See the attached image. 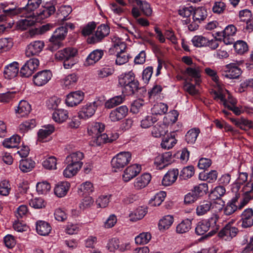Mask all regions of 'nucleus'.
<instances>
[{
  "label": "nucleus",
  "mask_w": 253,
  "mask_h": 253,
  "mask_svg": "<svg viewBox=\"0 0 253 253\" xmlns=\"http://www.w3.org/2000/svg\"><path fill=\"white\" fill-rule=\"evenodd\" d=\"M78 53L76 48L67 47L57 51L54 57L56 60L63 63L65 69H70L78 63L76 58Z\"/></svg>",
  "instance_id": "obj_1"
},
{
  "label": "nucleus",
  "mask_w": 253,
  "mask_h": 253,
  "mask_svg": "<svg viewBox=\"0 0 253 253\" xmlns=\"http://www.w3.org/2000/svg\"><path fill=\"white\" fill-rule=\"evenodd\" d=\"M119 84L123 87L122 92L126 95H131L139 89V82L135 80L133 72L122 75L119 78Z\"/></svg>",
  "instance_id": "obj_2"
},
{
  "label": "nucleus",
  "mask_w": 253,
  "mask_h": 253,
  "mask_svg": "<svg viewBox=\"0 0 253 253\" xmlns=\"http://www.w3.org/2000/svg\"><path fill=\"white\" fill-rule=\"evenodd\" d=\"M225 188L223 186H218L211 190L209 198L211 201L207 204V213L210 210L214 211H219L221 209V205L217 201H220V198L225 193Z\"/></svg>",
  "instance_id": "obj_3"
},
{
  "label": "nucleus",
  "mask_w": 253,
  "mask_h": 253,
  "mask_svg": "<svg viewBox=\"0 0 253 253\" xmlns=\"http://www.w3.org/2000/svg\"><path fill=\"white\" fill-rule=\"evenodd\" d=\"M67 32V28L64 26L57 28L49 39V50L53 52L61 47L62 42L65 39Z\"/></svg>",
  "instance_id": "obj_4"
},
{
  "label": "nucleus",
  "mask_w": 253,
  "mask_h": 253,
  "mask_svg": "<svg viewBox=\"0 0 253 253\" xmlns=\"http://www.w3.org/2000/svg\"><path fill=\"white\" fill-rule=\"evenodd\" d=\"M218 90H210V93L215 100H220L225 107V103L229 106L236 105V100L233 98L229 91L225 89L224 87H218Z\"/></svg>",
  "instance_id": "obj_5"
},
{
  "label": "nucleus",
  "mask_w": 253,
  "mask_h": 253,
  "mask_svg": "<svg viewBox=\"0 0 253 253\" xmlns=\"http://www.w3.org/2000/svg\"><path fill=\"white\" fill-rule=\"evenodd\" d=\"M131 160V154L129 152H121L113 158L111 165L114 171L122 169L127 165Z\"/></svg>",
  "instance_id": "obj_6"
},
{
  "label": "nucleus",
  "mask_w": 253,
  "mask_h": 253,
  "mask_svg": "<svg viewBox=\"0 0 253 253\" xmlns=\"http://www.w3.org/2000/svg\"><path fill=\"white\" fill-rule=\"evenodd\" d=\"M109 32L110 29L108 26L105 24L101 25L97 28L95 35L87 38V42L89 44L100 42L109 34Z\"/></svg>",
  "instance_id": "obj_7"
},
{
  "label": "nucleus",
  "mask_w": 253,
  "mask_h": 253,
  "mask_svg": "<svg viewBox=\"0 0 253 253\" xmlns=\"http://www.w3.org/2000/svg\"><path fill=\"white\" fill-rule=\"evenodd\" d=\"M39 65V61L37 58H32L27 61L22 67L20 74L23 77H29L32 75Z\"/></svg>",
  "instance_id": "obj_8"
},
{
  "label": "nucleus",
  "mask_w": 253,
  "mask_h": 253,
  "mask_svg": "<svg viewBox=\"0 0 253 253\" xmlns=\"http://www.w3.org/2000/svg\"><path fill=\"white\" fill-rule=\"evenodd\" d=\"M242 71L237 63H231L224 66L223 76L230 79H238L242 74Z\"/></svg>",
  "instance_id": "obj_9"
},
{
  "label": "nucleus",
  "mask_w": 253,
  "mask_h": 253,
  "mask_svg": "<svg viewBox=\"0 0 253 253\" xmlns=\"http://www.w3.org/2000/svg\"><path fill=\"white\" fill-rule=\"evenodd\" d=\"M218 211H211V212H213L211 216L209 217L207 221V237H211L214 235L219 229V225L217 224L218 221V216L216 212Z\"/></svg>",
  "instance_id": "obj_10"
},
{
  "label": "nucleus",
  "mask_w": 253,
  "mask_h": 253,
  "mask_svg": "<svg viewBox=\"0 0 253 253\" xmlns=\"http://www.w3.org/2000/svg\"><path fill=\"white\" fill-rule=\"evenodd\" d=\"M98 102L87 103L84 105L79 112V117L84 120L91 117L95 113L98 106Z\"/></svg>",
  "instance_id": "obj_11"
},
{
  "label": "nucleus",
  "mask_w": 253,
  "mask_h": 253,
  "mask_svg": "<svg viewBox=\"0 0 253 253\" xmlns=\"http://www.w3.org/2000/svg\"><path fill=\"white\" fill-rule=\"evenodd\" d=\"M52 73L49 70H43L38 72L33 78L35 85L41 86L46 84L51 79Z\"/></svg>",
  "instance_id": "obj_12"
},
{
  "label": "nucleus",
  "mask_w": 253,
  "mask_h": 253,
  "mask_svg": "<svg viewBox=\"0 0 253 253\" xmlns=\"http://www.w3.org/2000/svg\"><path fill=\"white\" fill-rule=\"evenodd\" d=\"M141 170V166L133 164L127 167L124 171L122 178L124 181L127 182L136 176Z\"/></svg>",
  "instance_id": "obj_13"
},
{
  "label": "nucleus",
  "mask_w": 253,
  "mask_h": 253,
  "mask_svg": "<svg viewBox=\"0 0 253 253\" xmlns=\"http://www.w3.org/2000/svg\"><path fill=\"white\" fill-rule=\"evenodd\" d=\"M84 98V93L78 90L70 93L67 95L66 103L67 106L73 107L79 104Z\"/></svg>",
  "instance_id": "obj_14"
},
{
  "label": "nucleus",
  "mask_w": 253,
  "mask_h": 253,
  "mask_svg": "<svg viewBox=\"0 0 253 253\" xmlns=\"http://www.w3.org/2000/svg\"><path fill=\"white\" fill-rule=\"evenodd\" d=\"M44 43L42 41H36L31 42L27 47L26 55L27 56L38 55L43 49Z\"/></svg>",
  "instance_id": "obj_15"
},
{
  "label": "nucleus",
  "mask_w": 253,
  "mask_h": 253,
  "mask_svg": "<svg viewBox=\"0 0 253 253\" xmlns=\"http://www.w3.org/2000/svg\"><path fill=\"white\" fill-rule=\"evenodd\" d=\"M238 232V229L230 224H227L218 233V236L226 241H230L235 237Z\"/></svg>",
  "instance_id": "obj_16"
},
{
  "label": "nucleus",
  "mask_w": 253,
  "mask_h": 253,
  "mask_svg": "<svg viewBox=\"0 0 253 253\" xmlns=\"http://www.w3.org/2000/svg\"><path fill=\"white\" fill-rule=\"evenodd\" d=\"M84 158V154L81 151H76L68 155L65 159L66 164H70L82 168L83 163L82 160Z\"/></svg>",
  "instance_id": "obj_17"
},
{
  "label": "nucleus",
  "mask_w": 253,
  "mask_h": 253,
  "mask_svg": "<svg viewBox=\"0 0 253 253\" xmlns=\"http://www.w3.org/2000/svg\"><path fill=\"white\" fill-rule=\"evenodd\" d=\"M23 16H25V18L16 23V28L18 30H25L35 23L36 19L33 17L32 13L28 14L25 12Z\"/></svg>",
  "instance_id": "obj_18"
},
{
  "label": "nucleus",
  "mask_w": 253,
  "mask_h": 253,
  "mask_svg": "<svg viewBox=\"0 0 253 253\" xmlns=\"http://www.w3.org/2000/svg\"><path fill=\"white\" fill-rule=\"evenodd\" d=\"M128 108L124 105L113 110L110 113L109 118L112 122L119 121L124 118L127 114Z\"/></svg>",
  "instance_id": "obj_19"
},
{
  "label": "nucleus",
  "mask_w": 253,
  "mask_h": 253,
  "mask_svg": "<svg viewBox=\"0 0 253 253\" xmlns=\"http://www.w3.org/2000/svg\"><path fill=\"white\" fill-rule=\"evenodd\" d=\"M241 221L243 228L250 227L253 225V210L248 208L241 215Z\"/></svg>",
  "instance_id": "obj_20"
},
{
  "label": "nucleus",
  "mask_w": 253,
  "mask_h": 253,
  "mask_svg": "<svg viewBox=\"0 0 253 253\" xmlns=\"http://www.w3.org/2000/svg\"><path fill=\"white\" fill-rule=\"evenodd\" d=\"M19 63L13 62L5 67L3 71L4 76L5 78L11 79L17 76L19 72Z\"/></svg>",
  "instance_id": "obj_21"
},
{
  "label": "nucleus",
  "mask_w": 253,
  "mask_h": 253,
  "mask_svg": "<svg viewBox=\"0 0 253 253\" xmlns=\"http://www.w3.org/2000/svg\"><path fill=\"white\" fill-rule=\"evenodd\" d=\"M104 53L102 49H95L93 50L87 56L85 61V66L94 65L101 59Z\"/></svg>",
  "instance_id": "obj_22"
},
{
  "label": "nucleus",
  "mask_w": 253,
  "mask_h": 253,
  "mask_svg": "<svg viewBox=\"0 0 253 253\" xmlns=\"http://www.w3.org/2000/svg\"><path fill=\"white\" fill-rule=\"evenodd\" d=\"M172 159L171 152H166L157 156L155 159V164L159 166V169H162L169 165L171 162Z\"/></svg>",
  "instance_id": "obj_23"
},
{
  "label": "nucleus",
  "mask_w": 253,
  "mask_h": 253,
  "mask_svg": "<svg viewBox=\"0 0 253 253\" xmlns=\"http://www.w3.org/2000/svg\"><path fill=\"white\" fill-rule=\"evenodd\" d=\"M178 174L177 169L169 170L162 179V184L165 186L172 185L177 179Z\"/></svg>",
  "instance_id": "obj_24"
},
{
  "label": "nucleus",
  "mask_w": 253,
  "mask_h": 253,
  "mask_svg": "<svg viewBox=\"0 0 253 253\" xmlns=\"http://www.w3.org/2000/svg\"><path fill=\"white\" fill-rule=\"evenodd\" d=\"M55 130L54 126L52 125H47L42 126L38 132V140L44 142L48 136L52 133Z\"/></svg>",
  "instance_id": "obj_25"
},
{
  "label": "nucleus",
  "mask_w": 253,
  "mask_h": 253,
  "mask_svg": "<svg viewBox=\"0 0 253 253\" xmlns=\"http://www.w3.org/2000/svg\"><path fill=\"white\" fill-rule=\"evenodd\" d=\"M151 176L149 173H144L138 177L134 182V187L137 190H140L146 187L150 182Z\"/></svg>",
  "instance_id": "obj_26"
},
{
  "label": "nucleus",
  "mask_w": 253,
  "mask_h": 253,
  "mask_svg": "<svg viewBox=\"0 0 253 253\" xmlns=\"http://www.w3.org/2000/svg\"><path fill=\"white\" fill-rule=\"evenodd\" d=\"M72 9L70 5H62L60 6L56 13L58 22H62L68 18L69 15L72 12Z\"/></svg>",
  "instance_id": "obj_27"
},
{
  "label": "nucleus",
  "mask_w": 253,
  "mask_h": 253,
  "mask_svg": "<svg viewBox=\"0 0 253 253\" xmlns=\"http://www.w3.org/2000/svg\"><path fill=\"white\" fill-rule=\"evenodd\" d=\"M70 187V184L67 181H63L57 184L54 189L55 194L59 198L64 197Z\"/></svg>",
  "instance_id": "obj_28"
},
{
  "label": "nucleus",
  "mask_w": 253,
  "mask_h": 253,
  "mask_svg": "<svg viewBox=\"0 0 253 253\" xmlns=\"http://www.w3.org/2000/svg\"><path fill=\"white\" fill-rule=\"evenodd\" d=\"M51 230L50 224L42 220H39L36 222V230L37 233L42 236L48 235Z\"/></svg>",
  "instance_id": "obj_29"
},
{
  "label": "nucleus",
  "mask_w": 253,
  "mask_h": 253,
  "mask_svg": "<svg viewBox=\"0 0 253 253\" xmlns=\"http://www.w3.org/2000/svg\"><path fill=\"white\" fill-rule=\"evenodd\" d=\"M68 117V111L62 109H56L52 114L53 120L58 123H62L66 121Z\"/></svg>",
  "instance_id": "obj_30"
},
{
  "label": "nucleus",
  "mask_w": 253,
  "mask_h": 253,
  "mask_svg": "<svg viewBox=\"0 0 253 253\" xmlns=\"http://www.w3.org/2000/svg\"><path fill=\"white\" fill-rule=\"evenodd\" d=\"M105 128V126L101 123H93L88 127V132L89 135L93 137H96L99 134L102 132Z\"/></svg>",
  "instance_id": "obj_31"
},
{
  "label": "nucleus",
  "mask_w": 253,
  "mask_h": 253,
  "mask_svg": "<svg viewBox=\"0 0 253 253\" xmlns=\"http://www.w3.org/2000/svg\"><path fill=\"white\" fill-rule=\"evenodd\" d=\"M31 110V105L25 100H21L15 109L16 113L18 114L19 117H24L30 112Z\"/></svg>",
  "instance_id": "obj_32"
},
{
  "label": "nucleus",
  "mask_w": 253,
  "mask_h": 253,
  "mask_svg": "<svg viewBox=\"0 0 253 253\" xmlns=\"http://www.w3.org/2000/svg\"><path fill=\"white\" fill-rule=\"evenodd\" d=\"M168 131V126L164 124L158 123L152 128L151 133L155 137H160Z\"/></svg>",
  "instance_id": "obj_33"
},
{
  "label": "nucleus",
  "mask_w": 253,
  "mask_h": 253,
  "mask_svg": "<svg viewBox=\"0 0 253 253\" xmlns=\"http://www.w3.org/2000/svg\"><path fill=\"white\" fill-rule=\"evenodd\" d=\"M207 75L211 77V80L214 83L213 85V88L210 89L209 92L210 90H218L217 86H224V85L219 82V77L217 76V72L215 70H212L210 68H207Z\"/></svg>",
  "instance_id": "obj_34"
},
{
  "label": "nucleus",
  "mask_w": 253,
  "mask_h": 253,
  "mask_svg": "<svg viewBox=\"0 0 253 253\" xmlns=\"http://www.w3.org/2000/svg\"><path fill=\"white\" fill-rule=\"evenodd\" d=\"M232 122L242 129H253V122L252 121L241 118L238 120L233 119Z\"/></svg>",
  "instance_id": "obj_35"
},
{
  "label": "nucleus",
  "mask_w": 253,
  "mask_h": 253,
  "mask_svg": "<svg viewBox=\"0 0 253 253\" xmlns=\"http://www.w3.org/2000/svg\"><path fill=\"white\" fill-rule=\"evenodd\" d=\"M35 162L31 159H22L20 161L19 169L23 172H28L35 167Z\"/></svg>",
  "instance_id": "obj_36"
},
{
  "label": "nucleus",
  "mask_w": 253,
  "mask_h": 253,
  "mask_svg": "<svg viewBox=\"0 0 253 253\" xmlns=\"http://www.w3.org/2000/svg\"><path fill=\"white\" fill-rule=\"evenodd\" d=\"M192 220L186 219L179 223L176 228L177 233L183 234L188 232L191 228Z\"/></svg>",
  "instance_id": "obj_37"
},
{
  "label": "nucleus",
  "mask_w": 253,
  "mask_h": 253,
  "mask_svg": "<svg viewBox=\"0 0 253 253\" xmlns=\"http://www.w3.org/2000/svg\"><path fill=\"white\" fill-rule=\"evenodd\" d=\"M55 11L54 6L51 5L49 6L44 7L41 9L39 12H36V15L39 19H44L49 17L51 14H53Z\"/></svg>",
  "instance_id": "obj_38"
},
{
  "label": "nucleus",
  "mask_w": 253,
  "mask_h": 253,
  "mask_svg": "<svg viewBox=\"0 0 253 253\" xmlns=\"http://www.w3.org/2000/svg\"><path fill=\"white\" fill-rule=\"evenodd\" d=\"M126 48V45L124 42L120 39H116L114 41L113 47L110 49V52L112 53V51H114L118 54L125 52Z\"/></svg>",
  "instance_id": "obj_39"
},
{
  "label": "nucleus",
  "mask_w": 253,
  "mask_h": 253,
  "mask_svg": "<svg viewBox=\"0 0 253 253\" xmlns=\"http://www.w3.org/2000/svg\"><path fill=\"white\" fill-rule=\"evenodd\" d=\"M20 140V137L17 135H14L8 138L5 139L3 141V145L7 148L16 147Z\"/></svg>",
  "instance_id": "obj_40"
},
{
  "label": "nucleus",
  "mask_w": 253,
  "mask_h": 253,
  "mask_svg": "<svg viewBox=\"0 0 253 253\" xmlns=\"http://www.w3.org/2000/svg\"><path fill=\"white\" fill-rule=\"evenodd\" d=\"M67 167L63 170V174L65 177L71 178L75 175L82 168L79 166L66 164Z\"/></svg>",
  "instance_id": "obj_41"
},
{
  "label": "nucleus",
  "mask_w": 253,
  "mask_h": 253,
  "mask_svg": "<svg viewBox=\"0 0 253 253\" xmlns=\"http://www.w3.org/2000/svg\"><path fill=\"white\" fill-rule=\"evenodd\" d=\"M124 100L125 97L122 95L115 96L109 99L105 102V108L108 109L113 108L115 106L122 103L124 102Z\"/></svg>",
  "instance_id": "obj_42"
},
{
  "label": "nucleus",
  "mask_w": 253,
  "mask_h": 253,
  "mask_svg": "<svg viewBox=\"0 0 253 253\" xmlns=\"http://www.w3.org/2000/svg\"><path fill=\"white\" fill-rule=\"evenodd\" d=\"M135 2L136 5L139 7L144 15L146 16H150L151 15L152 9L148 2L146 1H142L141 0H135Z\"/></svg>",
  "instance_id": "obj_43"
},
{
  "label": "nucleus",
  "mask_w": 253,
  "mask_h": 253,
  "mask_svg": "<svg viewBox=\"0 0 253 253\" xmlns=\"http://www.w3.org/2000/svg\"><path fill=\"white\" fill-rule=\"evenodd\" d=\"M216 36L217 35L212 32H207V46L210 47L211 49H215L218 46V42L217 40Z\"/></svg>",
  "instance_id": "obj_44"
},
{
  "label": "nucleus",
  "mask_w": 253,
  "mask_h": 253,
  "mask_svg": "<svg viewBox=\"0 0 253 253\" xmlns=\"http://www.w3.org/2000/svg\"><path fill=\"white\" fill-rule=\"evenodd\" d=\"M42 3V0H28L25 8V12L28 14H32V16H36L33 11L37 9Z\"/></svg>",
  "instance_id": "obj_45"
},
{
  "label": "nucleus",
  "mask_w": 253,
  "mask_h": 253,
  "mask_svg": "<svg viewBox=\"0 0 253 253\" xmlns=\"http://www.w3.org/2000/svg\"><path fill=\"white\" fill-rule=\"evenodd\" d=\"M167 194L164 191H160L157 193L153 198L149 201V204L151 206H159L164 201Z\"/></svg>",
  "instance_id": "obj_46"
},
{
  "label": "nucleus",
  "mask_w": 253,
  "mask_h": 253,
  "mask_svg": "<svg viewBox=\"0 0 253 253\" xmlns=\"http://www.w3.org/2000/svg\"><path fill=\"white\" fill-rule=\"evenodd\" d=\"M173 222V218L171 215H166L159 221V228L160 230L168 229L171 225Z\"/></svg>",
  "instance_id": "obj_47"
},
{
  "label": "nucleus",
  "mask_w": 253,
  "mask_h": 253,
  "mask_svg": "<svg viewBox=\"0 0 253 253\" xmlns=\"http://www.w3.org/2000/svg\"><path fill=\"white\" fill-rule=\"evenodd\" d=\"M168 106L167 104L164 103H158L155 104L151 109L152 114L162 115L167 112Z\"/></svg>",
  "instance_id": "obj_48"
},
{
  "label": "nucleus",
  "mask_w": 253,
  "mask_h": 253,
  "mask_svg": "<svg viewBox=\"0 0 253 253\" xmlns=\"http://www.w3.org/2000/svg\"><path fill=\"white\" fill-rule=\"evenodd\" d=\"M42 166L47 169L54 170L57 169V159L54 156L45 159L42 163Z\"/></svg>",
  "instance_id": "obj_49"
},
{
  "label": "nucleus",
  "mask_w": 253,
  "mask_h": 253,
  "mask_svg": "<svg viewBox=\"0 0 253 253\" xmlns=\"http://www.w3.org/2000/svg\"><path fill=\"white\" fill-rule=\"evenodd\" d=\"M176 143V140L174 137L170 134V135H168L166 137L163 138L161 145L163 148L165 149H169L172 148Z\"/></svg>",
  "instance_id": "obj_50"
},
{
  "label": "nucleus",
  "mask_w": 253,
  "mask_h": 253,
  "mask_svg": "<svg viewBox=\"0 0 253 253\" xmlns=\"http://www.w3.org/2000/svg\"><path fill=\"white\" fill-rule=\"evenodd\" d=\"M94 190L93 184L88 181H86L80 185L78 193L80 195L89 194Z\"/></svg>",
  "instance_id": "obj_51"
},
{
  "label": "nucleus",
  "mask_w": 253,
  "mask_h": 253,
  "mask_svg": "<svg viewBox=\"0 0 253 253\" xmlns=\"http://www.w3.org/2000/svg\"><path fill=\"white\" fill-rule=\"evenodd\" d=\"M36 125L37 123L35 119L28 120L19 125V130L21 132L24 133L34 128Z\"/></svg>",
  "instance_id": "obj_52"
},
{
  "label": "nucleus",
  "mask_w": 253,
  "mask_h": 253,
  "mask_svg": "<svg viewBox=\"0 0 253 253\" xmlns=\"http://www.w3.org/2000/svg\"><path fill=\"white\" fill-rule=\"evenodd\" d=\"M13 46V42L11 39H0V54L9 50Z\"/></svg>",
  "instance_id": "obj_53"
},
{
  "label": "nucleus",
  "mask_w": 253,
  "mask_h": 253,
  "mask_svg": "<svg viewBox=\"0 0 253 253\" xmlns=\"http://www.w3.org/2000/svg\"><path fill=\"white\" fill-rule=\"evenodd\" d=\"M200 132V130L198 128H192L190 129L185 135V140L188 143H194L197 136Z\"/></svg>",
  "instance_id": "obj_54"
},
{
  "label": "nucleus",
  "mask_w": 253,
  "mask_h": 253,
  "mask_svg": "<svg viewBox=\"0 0 253 253\" xmlns=\"http://www.w3.org/2000/svg\"><path fill=\"white\" fill-rule=\"evenodd\" d=\"M206 13V8L204 7H198L193 13V19L195 22L200 23L205 20V14Z\"/></svg>",
  "instance_id": "obj_55"
},
{
  "label": "nucleus",
  "mask_w": 253,
  "mask_h": 253,
  "mask_svg": "<svg viewBox=\"0 0 253 253\" xmlns=\"http://www.w3.org/2000/svg\"><path fill=\"white\" fill-rule=\"evenodd\" d=\"M194 174V167L193 166H188L182 169L179 175V178L181 179H187L191 177Z\"/></svg>",
  "instance_id": "obj_56"
},
{
  "label": "nucleus",
  "mask_w": 253,
  "mask_h": 253,
  "mask_svg": "<svg viewBox=\"0 0 253 253\" xmlns=\"http://www.w3.org/2000/svg\"><path fill=\"white\" fill-rule=\"evenodd\" d=\"M151 238V234L148 232L140 233L135 238V241L137 244H146L148 243Z\"/></svg>",
  "instance_id": "obj_57"
},
{
  "label": "nucleus",
  "mask_w": 253,
  "mask_h": 253,
  "mask_svg": "<svg viewBox=\"0 0 253 253\" xmlns=\"http://www.w3.org/2000/svg\"><path fill=\"white\" fill-rule=\"evenodd\" d=\"M195 233L197 235L202 236L200 240L206 238V221L202 220L198 222L195 228Z\"/></svg>",
  "instance_id": "obj_58"
},
{
  "label": "nucleus",
  "mask_w": 253,
  "mask_h": 253,
  "mask_svg": "<svg viewBox=\"0 0 253 253\" xmlns=\"http://www.w3.org/2000/svg\"><path fill=\"white\" fill-rule=\"evenodd\" d=\"M4 12L7 16H13L20 14L21 16L25 14V8H5Z\"/></svg>",
  "instance_id": "obj_59"
},
{
  "label": "nucleus",
  "mask_w": 253,
  "mask_h": 253,
  "mask_svg": "<svg viewBox=\"0 0 253 253\" xmlns=\"http://www.w3.org/2000/svg\"><path fill=\"white\" fill-rule=\"evenodd\" d=\"M236 51L240 54H243L248 50V46L246 42L243 41H238L234 44Z\"/></svg>",
  "instance_id": "obj_60"
},
{
  "label": "nucleus",
  "mask_w": 253,
  "mask_h": 253,
  "mask_svg": "<svg viewBox=\"0 0 253 253\" xmlns=\"http://www.w3.org/2000/svg\"><path fill=\"white\" fill-rule=\"evenodd\" d=\"M78 78L76 74L73 73L66 76L62 81L64 85L67 88H70L77 81Z\"/></svg>",
  "instance_id": "obj_61"
},
{
  "label": "nucleus",
  "mask_w": 253,
  "mask_h": 253,
  "mask_svg": "<svg viewBox=\"0 0 253 253\" xmlns=\"http://www.w3.org/2000/svg\"><path fill=\"white\" fill-rule=\"evenodd\" d=\"M37 191L40 194H46L50 189V185L46 181L38 182L37 184Z\"/></svg>",
  "instance_id": "obj_62"
},
{
  "label": "nucleus",
  "mask_w": 253,
  "mask_h": 253,
  "mask_svg": "<svg viewBox=\"0 0 253 253\" xmlns=\"http://www.w3.org/2000/svg\"><path fill=\"white\" fill-rule=\"evenodd\" d=\"M237 31L236 28L233 25L227 26L225 29L221 32H216L215 34L218 36L225 35V36H233Z\"/></svg>",
  "instance_id": "obj_63"
},
{
  "label": "nucleus",
  "mask_w": 253,
  "mask_h": 253,
  "mask_svg": "<svg viewBox=\"0 0 253 253\" xmlns=\"http://www.w3.org/2000/svg\"><path fill=\"white\" fill-rule=\"evenodd\" d=\"M29 205L35 209H41L45 207V204L41 198H35L29 201Z\"/></svg>",
  "instance_id": "obj_64"
}]
</instances>
